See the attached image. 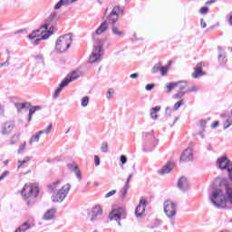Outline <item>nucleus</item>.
I'll return each mask as SVG.
<instances>
[{"instance_id":"nucleus-1","label":"nucleus","mask_w":232,"mask_h":232,"mask_svg":"<svg viewBox=\"0 0 232 232\" xmlns=\"http://www.w3.org/2000/svg\"><path fill=\"white\" fill-rule=\"evenodd\" d=\"M210 201L218 209H232V188L227 179L217 178L212 184Z\"/></svg>"},{"instance_id":"nucleus-2","label":"nucleus","mask_w":232,"mask_h":232,"mask_svg":"<svg viewBox=\"0 0 232 232\" xmlns=\"http://www.w3.org/2000/svg\"><path fill=\"white\" fill-rule=\"evenodd\" d=\"M122 14H124V9L121 7V5H115L108 15L107 20H104L95 33L92 34L93 37H95V35L104 34V32L108 30V24H115V23L119 21V15H122Z\"/></svg>"},{"instance_id":"nucleus-3","label":"nucleus","mask_w":232,"mask_h":232,"mask_svg":"<svg viewBox=\"0 0 232 232\" xmlns=\"http://www.w3.org/2000/svg\"><path fill=\"white\" fill-rule=\"evenodd\" d=\"M22 196L27 206H32L35 202V198L39 197V187L37 185H24L22 190Z\"/></svg>"},{"instance_id":"nucleus-4","label":"nucleus","mask_w":232,"mask_h":232,"mask_svg":"<svg viewBox=\"0 0 232 232\" xmlns=\"http://www.w3.org/2000/svg\"><path fill=\"white\" fill-rule=\"evenodd\" d=\"M72 43H73V35L72 34L61 35L56 40L54 50L57 53H66L70 50Z\"/></svg>"},{"instance_id":"nucleus-5","label":"nucleus","mask_w":232,"mask_h":232,"mask_svg":"<svg viewBox=\"0 0 232 232\" xmlns=\"http://www.w3.org/2000/svg\"><path fill=\"white\" fill-rule=\"evenodd\" d=\"M154 131L151 130L150 132H144L143 133V148L142 151L145 153L148 151H153L155 148L157 147V144H159V141L157 139H155Z\"/></svg>"},{"instance_id":"nucleus-6","label":"nucleus","mask_w":232,"mask_h":232,"mask_svg":"<svg viewBox=\"0 0 232 232\" xmlns=\"http://www.w3.org/2000/svg\"><path fill=\"white\" fill-rule=\"evenodd\" d=\"M79 77H81V71L79 70L73 71L72 72L69 73L67 77L64 78L63 82L59 84V87L55 90L53 98L57 99L61 92H63V89L66 88L69 82H73V81H77Z\"/></svg>"},{"instance_id":"nucleus-7","label":"nucleus","mask_w":232,"mask_h":232,"mask_svg":"<svg viewBox=\"0 0 232 232\" xmlns=\"http://www.w3.org/2000/svg\"><path fill=\"white\" fill-rule=\"evenodd\" d=\"M216 166L221 171H227L228 180L232 182V161L227 156H222L218 159Z\"/></svg>"},{"instance_id":"nucleus-8","label":"nucleus","mask_w":232,"mask_h":232,"mask_svg":"<svg viewBox=\"0 0 232 232\" xmlns=\"http://www.w3.org/2000/svg\"><path fill=\"white\" fill-rule=\"evenodd\" d=\"M70 189H72V185L69 183L63 185L57 192L53 193L52 196V201L54 203H61L68 197V193H70Z\"/></svg>"},{"instance_id":"nucleus-9","label":"nucleus","mask_w":232,"mask_h":232,"mask_svg":"<svg viewBox=\"0 0 232 232\" xmlns=\"http://www.w3.org/2000/svg\"><path fill=\"white\" fill-rule=\"evenodd\" d=\"M163 209L168 218H172L177 215V203L171 200H166L163 203Z\"/></svg>"},{"instance_id":"nucleus-10","label":"nucleus","mask_w":232,"mask_h":232,"mask_svg":"<svg viewBox=\"0 0 232 232\" xmlns=\"http://www.w3.org/2000/svg\"><path fill=\"white\" fill-rule=\"evenodd\" d=\"M109 218L110 220H116V222H118V226H121V219L126 218V210L122 208L112 209L109 214Z\"/></svg>"},{"instance_id":"nucleus-11","label":"nucleus","mask_w":232,"mask_h":232,"mask_svg":"<svg viewBox=\"0 0 232 232\" xmlns=\"http://www.w3.org/2000/svg\"><path fill=\"white\" fill-rule=\"evenodd\" d=\"M55 19H57V13L55 11H53L48 18L45 20L44 24L42 25V28H44V30H57V28L53 25V23L55 22Z\"/></svg>"},{"instance_id":"nucleus-12","label":"nucleus","mask_w":232,"mask_h":232,"mask_svg":"<svg viewBox=\"0 0 232 232\" xmlns=\"http://www.w3.org/2000/svg\"><path fill=\"white\" fill-rule=\"evenodd\" d=\"M88 215H91V222H97V220H100L101 217H102V208L96 206Z\"/></svg>"},{"instance_id":"nucleus-13","label":"nucleus","mask_w":232,"mask_h":232,"mask_svg":"<svg viewBox=\"0 0 232 232\" xmlns=\"http://www.w3.org/2000/svg\"><path fill=\"white\" fill-rule=\"evenodd\" d=\"M14 121H6L1 125V134L10 135L14 128Z\"/></svg>"},{"instance_id":"nucleus-14","label":"nucleus","mask_w":232,"mask_h":232,"mask_svg":"<svg viewBox=\"0 0 232 232\" xmlns=\"http://www.w3.org/2000/svg\"><path fill=\"white\" fill-rule=\"evenodd\" d=\"M178 188L180 189V191L186 192L189 190V181L188 180V178L181 177L178 180Z\"/></svg>"},{"instance_id":"nucleus-15","label":"nucleus","mask_w":232,"mask_h":232,"mask_svg":"<svg viewBox=\"0 0 232 232\" xmlns=\"http://www.w3.org/2000/svg\"><path fill=\"white\" fill-rule=\"evenodd\" d=\"M206 66V63L201 62L198 63L195 67V72L192 73L193 79H198V77H202V75H205L204 71H202V68Z\"/></svg>"},{"instance_id":"nucleus-16","label":"nucleus","mask_w":232,"mask_h":232,"mask_svg":"<svg viewBox=\"0 0 232 232\" xmlns=\"http://www.w3.org/2000/svg\"><path fill=\"white\" fill-rule=\"evenodd\" d=\"M146 204H148V201H146V199L140 200V204L135 209V215L138 218L143 215L144 211H146Z\"/></svg>"},{"instance_id":"nucleus-17","label":"nucleus","mask_w":232,"mask_h":232,"mask_svg":"<svg viewBox=\"0 0 232 232\" xmlns=\"http://www.w3.org/2000/svg\"><path fill=\"white\" fill-rule=\"evenodd\" d=\"M179 160L182 162H189V160H193V150L190 148L186 149L181 153Z\"/></svg>"},{"instance_id":"nucleus-18","label":"nucleus","mask_w":232,"mask_h":232,"mask_svg":"<svg viewBox=\"0 0 232 232\" xmlns=\"http://www.w3.org/2000/svg\"><path fill=\"white\" fill-rule=\"evenodd\" d=\"M104 54V49H102V46L97 45L94 46L93 52L92 53L90 59H101V56Z\"/></svg>"},{"instance_id":"nucleus-19","label":"nucleus","mask_w":232,"mask_h":232,"mask_svg":"<svg viewBox=\"0 0 232 232\" xmlns=\"http://www.w3.org/2000/svg\"><path fill=\"white\" fill-rule=\"evenodd\" d=\"M79 0H60L55 5L54 10H60L63 6H68V5H73Z\"/></svg>"},{"instance_id":"nucleus-20","label":"nucleus","mask_w":232,"mask_h":232,"mask_svg":"<svg viewBox=\"0 0 232 232\" xmlns=\"http://www.w3.org/2000/svg\"><path fill=\"white\" fill-rule=\"evenodd\" d=\"M174 164L171 161H169L165 166L162 167L160 170H159L160 175H165V173H171V170L174 168Z\"/></svg>"},{"instance_id":"nucleus-21","label":"nucleus","mask_w":232,"mask_h":232,"mask_svg":"<svg viewBox=\"0 0 232 232\" xmlns=\"http://www.w3.org/2000/svg\"><path fill=\"white\" fill-rule=\"evenodd\" d=\"M51 35H53V31L52 30L46 31L45 34L41 36V38H37L36 40H34V46H37V44H39L41 41H46V39H48Z\"/></svg>"},{"instance_id":"nucleus-22","label":"nucleus","mask_w":232,"mask_h":232,"mask_svg":"<svg viewBox=\"0 0 232 232\" xmlns=\"http://www.w3.org/2000/svg\"><path fill=\"white\" fill-rule=\"evenodd\" d=\"M55 213H57L55 208L47 210L44 215V220H53L55 218Z\"/></svg>"},{"instance_id":"nucleus-23","label":"nucleus","mask_w":232,"mask_h":232,"mask_svg":"<svg viewBox=\"0 0 232 232\" xmlns=\"http://www.w3.org/2000/svg\"><path fill=\"white\" fill-rule=\"evenodd\" d=\"M180 82H169L167 84L166 86V91L165 93H171V92H173V90H175V88L179 87Z\"/></svg>"},{"instance_id":"nucleus-24","label":"nucleus","mask_w":232,"mask_h":232,"mask_svg":"<svg viewBox=\"0 0 232 232\" xmlns=\"http://www.w3.org/2000/svg\"><path fill=\"white\" fill-rule=\"evenodd\" d=\"M59 184H61V180L54 181L47 186L48 190L52 195L57 191V188H59Z\"/></svg>"},{"instance_id":"nucleus-25","label":"nucleus","mask_w":232,"mask_h":232,"mask_svg":"<svg viewBox=\"0 0 232 232\" xmlns=\"http://www.w3.org/2000/svg\"><path fill=\"white\" fill-rule=\"evenodd\" d=\"M42 109H43V107H41L39 105L31 107L29 109V114H28L27 122H30L32 121V115H34V113H35V111H39Z\"/></svg>"},{"instance_id":"nucleus-26","label":"nucleus","mask_w":232,"mask_h":232,"mask_svg":"<svg viewBox=\"0 0 232 232\" xmlns=\"http://www.w3.org/2000/svg\"><path fill=\"white\" fill-rule=\"evenodd\" d=\"M32 226L25 221L23 225H21L18 228L15 229L14 232H26L28 229H31Z\"/></svg>"},{"instance_id":"nucleus-27","label":"nucleus","mask_w":232,"mask_h":232,"mask_svg":"<svg viewBox=\"0 0 232 232\" xmlns=\"http://www.w3.org/2000/svg\"><path fill=\"white\" fill-rule=\"evenodd\" d=\"M171 64H173L172 61H169L168 63L164 66H160V72L161 73V75H166V73H168V70H169V66H171Z\"/></svg>"},{"instance_id":"nucleus-28","label":"nucleus","mask_w":232,"mask_h":232,"mask_svg":"<svg viewBox=\"0 0 232 232\" xmlns=\"http://www.w3.org/2000/svg\"><path fill=\"white\" fill-rule=\"evenodd\" d=\"M158 111H160V106H156L151 109L150 117L153 121H157V119H159V115L157 114Z\"/></svg>"},{"instance_id":"nucleus-29","label":"nucleus","mask_w":232,"mask_h":232,"mask_svg":"<svg viewBox=\"0 0 232 232\" xmlns=\"http://www.w3.org/2000/svg\"><path fill=\"white\" fill-rule=\"evenodd\" d=\"M112 34L116 37H124L125 34L123 31L120 30L119 27L112 26L111 28Z\"/></svg>"},{"instance_id":"nucleus-30","label":"nucleus","mask_w":232,"mask_h":232,"mask_svg":"<svg viewBox=\"0 0 232 232\" xmlns=\"http://www.w3.org/2000/svg\"><path fill=\"white\" fill-rule=\"evenodd\" d=\"M26 106H30V103L24 102V103H14V107L16 108L18 113H21L22 110H24Z\"/></svg>"},{"instance_id":"nucleus-31","label":"nucleus","mask_w":232,"mask_h":232,"mask_svg":"<svg viewBox=\"0 0 232 232\" xmlns=\"http://www.w3.org/2000/svg\"><path fill=\"white\" fill-rule=\"evenodd\" d=\"M128 189H130V187L124 185L123 188H121L120 191L121 198L122 199L126 198V195H128Z\"/></svg>"},{"instance_id":"nucleus-32","label":"nucleus","mask_w":232,"mask_h":232,"mask_svg":"<svg viewBox=\"0 0 232 232\" xmlns=\"http://www.w3.org/2000/svg\"><path fill=\"white\" fill-rule=\"evenodd\" d=\"M39 139H41V135L37 132L35 135H33L29 140V144L32 146L34 142H39Z\"/></svg>"},{"instance_id":"nucleus-33","label":"nucleus","mask_w":232,"mask_h":232,"mask_svg":"<svg viewBox=\"0 0 232 232\" xmlns=\"http://www.w3.org/2000/svg\"><path fill=\"white\" fill-rule=\"evenodd\" d=\"M67 168L70 169V171H76V169H79V165H77L75 162L68 163Z\"/></svg>"},{"instance_id":"nucleus-34","label":"nucleus","mask_w":232,"mask_h":232,"mask_svg":"<svg viewBox=\"0 0 232 232\" xmlns=\"http://www.w3.org/2000/svg\"><path fill=\"white\" fill-rule=\"evenodd\" d=\"M88 104H90V97L84 96V97L82 99L81 106H82V108H86V106H88Z\"/></svg>"},{"instance_id":"nucleus-35","label":"nucleus","mask_w":232,"mask_h":232,"mask_svg":"<svg viewBox=\"0 0 232 232\" xmlns=\"http://www.w3.org/2000/svg\"><path fill=\"white\" fill-rule=\"evenodd\" d=\"M52 124H49L45 130L38 131V135H43L44 133H45V135H49L50 131H52Z\"/></svg>"},{"instance_id":"nucleus-36","label":"nucleus","mask_w":232,"mask_h":232,"mask_svg":"<svg viewBox=\"0 0 232 232\" xmlns=\"http://www.w3.org/2000/svg\"><path fill=\"white\" fill-rule=\"evenodd\" d=\"M114 94H115V90H113V88H110L106 92V98L108 99V101L111 100V97H113Z\"/></svg>"},{"instance_id":"nucleus-37","label":"nucleus","mask_w":232,"mask_h":232,"mask_svg":"<svg viewBox=\"0 0 232 232\" xmlns=\"http://www.w3.org/2000/svg\"><path fill=\"white\" fill-rule=\"evenodd\" d=\"M30 162V157H26L24 160H18L17 169H21L24 164Z\"/></svg>"},{"instance_id":"nucleus-38","label":"nucleus","mask_w":232,"mask_h":232,"mask_svg":"<svg viewBox=\"0 0 232 232\" xmlns=\"http://www.w3.org/2000/svg\"><path fill=\"white\" fill-rule=\"evenodd\" d=\"M102 153H108V142L103 141L101 146Z\"/></svg>"},{"instance_id":"nucleus-39","label":"nucleus","mask_w":232,"mask_h":232,"mask_svg":"<svg viewBox=\"0 0 232 232\" xmlns=\"http://www.w3.org/2000/svg\"><path fill=\"white\" fill-rule=\"evenodd\" d=\"M179 92H184L188 88V82L179 81Z\"/></svg>"},{"instance_id":"nucleus-40","label":"nucleus","mask_w":232,"mask_h":232,"mask_svg":"<svg viewBox=\"0 0 232 232\" xmlns=\"http://www.w3.org/2000/svg\"><path fill=\"white\" fill-rule=\"evenodd\" d=\"M186 92L184 91H179L178 93H176L174 96H173V99H182V97H184V95H186Z\"/></svg>"},{"instance_id":"nucleus-41","label":"nucleus","mask_w":232,"mask_h":232,"mask_svg":"<svg viewBox=\"0 0 232 232\" xmlns=\"http://www.w3.org/2000/svg\"><path fill=\"white\" fill-rule=\"evenodd\" d=\"M49 29L45 30L44 27H43V25H41V27L37 30H34L35 34H42V35H44L46 34V32H48Z\"/></svg>"},{"instance_id":"nucleus-42","label":"nucleus","mask_w":232,"mask_h":232,"mask_svg":"<svg viewBox=\"0 0 232 232\" xmlns=\"http://www.w3.org/2000/svg\"><path fill=\"white\" fill-rule=\"evenodd\" d=\"M218 59H226V53H224V51L222 50V47H218Z\"/></svg>"},{"instance_id":"nucleus-43","label":"nucleus","mask_w":232,"mask_h":232,"mask_svg":"<svg viewBox=\"0 0 232 232\" xmlns=\"http://www.w3.org/2000/svg\"><path fill=\"white\" fill-rule=\"evenodd\" d=\"M182 104H184L183 99L179 100L178 102H176L174 104V110H176V111L179 110V108H180L182 106Z\"/></svg>"},{"instance_id":"nucleus-44","label":"nucleus","mask_w":232,"mask_h":232,"mask_svg":"<svg viewBox=\"0 0 232 232\" xmlns=\"http://www.w3.org/2000/svg\"><path fill=\"white\" fill-rule=\"evenodd\" d=\"M208 12H209V7L208 6H203L199 9V13L202 14V15H206V14H208Z\"/></svg>"},{"instance_id":"nucleus-45","label":"nucleus","mask_w":232,"mask_h":232,"mask_svg":"<svg viewBox=\"0 0 232 232\" xmlns=\"http://www.w3.org/2000/svg\"><path fill=\"white\" fill-rule=\"evenodd\" d=\"M26 150V141H24L22 145H20L18 149V154L21 155Z\"/></svg>"},{"instance_id":"nucleus-46","label":"nucleus","mask_w":232,"mask_h":232,"mask_svg":"<svg viewBox=\"0 0 232 232\" xmlns=\"http://www.w3.org/2000/svg\"><path fill=\"white\" fill-rule=\"evenodd\" d=\"M151 72L153 73H158L159 72H160V63L154 65Z\"/></svg>"},{"instance_id":"nucleus-47","label":"nucleus","mask_w":232,"mask_h":232,"mask_svg":"<svg viewBox=\"0 0 232 232\" xmlns=\"http://www.w3.org/2000/svg\"><path fill=\"white\" fill-rule=\"evenodd\" d=\"M8 175H10V171L8 170L4 171L0 176V182L1 180H5V177H8Z\"/></svg>"},{"instance_id":"nucleus-48","label":"nucleus","mask_w":232,"mask_h":232,"mask_svg":"<svg viewBox=\"0 0 232 232\" xmlns=\"http://www.w3.org/2000/svg\"><path fill=\"white\" fill-rule=\"evenodd\" d=\"M153 88H155V83H149L145 86V90L147 92H151V90H153Z\"/></svg>"},{"instance_id":"nucleus-49","label":"nucleus","mask_w":232,"mask_h":232,"mask_svg":"<svg viewBox=\"0 0 232 232\" xmlns=\"http://www.w3.org/2000/svg\"><path fill=\"white\" fill-rule=\"evenodd\" d=\"M115 193H117V190H116V189L111 190L110 192H108V193L105 195V198H110V197H113V195H115Z\"/></svg>"},{"instance_id":"nucleus-50","label":"nucleus","mask_w":232,"mask_h":232,"mask_svg":"<svg viewBox=\"0 0 232 232\" xmlns=\"http://www.w3.org/2000/svg\"><path fill=\"white\" fill-rule=\"evenodd\" d=\"M206 124H207V122L204 120H201L199 121V125H200V128H201L202 131H206Z\"/></svg>"},{"instance_id":"nucleus-51","label":"nucleus","mask_w":232,"mask_h":232,"mask_svg":"<svg viewBox=\"0 0 232 232\" xmlns=\"http://www.w3.org/2000/svg\"><path fill=\"white\" fill-rule=\"evenodd\" d=\"M73 173H75V175H76V177H77V179H78L79 180H82V176L81 170H80L79 169H77L76 170H74Z\"/></svg>"},{"instance_id":"nucleus-52","label":"nucleus","mask_w":232,"mask_h":232,"mask_svg":"<svg viewBox=\"0 0 232 232\" xmlns=\"http://www.w3.org/2000/svg\"><path fill=\"white\" fill-rule=\"evenodd\" d=\"M198 88H197V86H192V87H190V88H188L187 91H186V92L187 93H193V92H198Z\"/></svg>"},{"instance_id":"nucleus-53","label":"nucleus","mask_w":232,"mask_h":232,"mask_svg":"<svg viewBox=\"0 0 232 232\" xmlns=\"http://www.w3.org/2000/svg\"><path fill=\"white\" fill-rule=\"evenodd\" d=\"M120 160H121V164H126V162H128V157H126V155H121L120 157Z\"/></svg>"},{"instance_id":"nucleus-54","label":"nucleus","mask_w":232,"mask_h":232,"mask_svg":"<svg viewBox=\"0 0 232 232\" xmlns=\"http://www.w3.org/2000/svg\"><path fill=\"white\" fill-rule=\"evenodd\" d=\"M101 63V59L89 60L87 63L89 64H99Z\"/></svg>"},{"instance_id":"nucleus-55","label":"nucleus","mask_w":232,"mask_h":232,"mask_svg":"<svg viewBox=\"0 0 232 232\" xmlns=\"http://www.w3.org/2000/svg\"><path fill=\"white\" fill-rule=\"evenodd\" d=\"M94 164L95 166H101V159L97 155L94 156Z\"/></svg>"},{"instance_id":"nucleus-56","label":"nucleus","mask_w":232,"mask_h":232,"mask_svg":"<svg viewBox=\"0 0 232 232\" xmlns=\"http://www.w3.org/2000/svg\"><path fill=\"white\" fill-rule=\"evenodd\" d=\"M171 108H169V107H167L166 108V110H165V115L167 116V117H171Z\"/></svg>"},{"instance_id":"nucleus-57","label":"nucleus","mask_w":232,"mask_h":232,"mask_svg":"<svg viewBox=\"0 0 232 232\" xmlns=\"http://www.w3.org/2000/svg\"><path fill=\"white\" fill-rule=\"evenodd\" d=\"M131 179H133V174L129 175V177L127 178V180L125 182V186L130 188V180H131Z\"/></svg>"},{"instance_id":"nucleus-58","label":"nucleus","mask_w":232,"mask_h":232,"mask_svg":"<svg viewBox=\"0 0 232 232\" xmlns=\"http://www.w3.org/2000/svg\"><path fill=\"white\" fill-rule=\"evenodd\" d=\"M37 34L34 31L32 32L31 34L28 35L29 39H35V37H37Z\"/></svg>"},{"instance_id":"nucleus-59","label":"nucleus","mask_w":232,"mask_h":232,"mask_svg":"<svg viewBox=\"0 0 232 232\" xmlns=\"http://www.w3.org/2000/svg\"><path fill=\"white\" fill-rule=\"evenodd\" d=\"M231 123H229V120H227L224 123V130H227V128H230Z\"/></svg>"},{"instance_id":"nucleus-60","label":"nucleus","mask_w":232,"mask_h":232,"mask_svg":"<svg viewBox=\"0 0 232 232\" xmlns=\"http://www.w3.org/2000/svg\"><path fill=\"white\" fill-rule=\"evenodd\" d=\"M10 63H8V61H5L4 63H0V68H5L6 66H9Z\"/></svg>"},{"instance_id":"nucleus-61","label":"nucleus","mask_w":232,"mask_h":232,"mask_svg":"<svg viewBox=\"0 0 232 232\" xmlns=\"http://www.w3.org/2000/svg\"><path fill=\"white\" fill-rule=\"evenodd\" d=\"M200 26H201V28H206L208 26L206 22H204L203 18L200 19Z\"/></svg>"},{"instance_id":"nucleus-62","label":"nucleus","mask_w":232,"mask_h":232,"mask_svg":"<svg viewBox=\"0 0 232 232\" xmlns=\"http://www.w3.org/2000/svg\"><path fill=\"white\" fill-rule=\"evenodd\" d=\"M130 79H139V72L132 73L130 75Z\"/></svg>"},{"instance_id":"nucleus-63","label":"nucleus","mask_w":232,"mask_h":232,"mask_svg":"<svg viewBox=\"0 0 232 232\" xmlns=\"http://www.w3.org/2000/svg\"><path fill=\"white\" fill-rule=\"evenodd\" d=\"M204 131H206V130H202V129H201V130L199 132H198V135H199V137L201 139H204Z\"/></svg>"},{"instance_id":"nucleus-64","label":"nucleus","mask_w":232,"mask_h":232,"mask_svg":"<svg viewBox=\"0 0 232 232\" xmlns=\"http://www.w3.org/2000/svg\"><path fill=\"white\" fill-rule=\"evenodd\" d=\"M218 126V121H214L211 125V128H217Z\"/></svg>"}]
</instances>
